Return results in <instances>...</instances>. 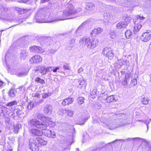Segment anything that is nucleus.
Masks as SVG:
<instances>
[{
    "label": "nucleus",
    "mask_w": 151,
    "mask_h": 151,
    "mask_svg": "<svg viewBox=\"0 0 151 151\" xmlns=\"http://www.w3.org/2000/svg\"><path fill=\"white\" fill-rule=\"evenodd\" d=\"M7 108L5 106H2L1 108V113L0 114V116H4V112L7 109Z\"/></svg>",
    "instance_id": "35"
},
{
    "label": "nucleus",
    "mask_w": 151,
    "mask_h": 151,
    "mask_svg": "<svg viewBox=\"0 0 151 151\" xmlns=\"http://www.w3.org/2000/svg\"><path fill=\"white\" fill-rule=\"evenodd\" d=\"M35 18L37 22H51V20L46 19L47 17L45 15V12L42 10H39L36 13Z\"/></svg>",
    "instance_id": "5"
},
{
    "label": "nucleus",
    "mask_w": 151,
    "mask_h": 151,
    "mask_svg": "<svg viewBox=\"0 0 151 151\" xmlns=\"http://www.w3.org/2000/svg\"><path fill=\"white\" fill-rule=\"evenodd\" d=\"M129 80V74H126L123 81L122 82L123 85L126 86Z\"/></svg>",
    "instance_id": "23"
},
{
    "label": "nucleus",
    "mask_w": 151,
    "mask_h": 151,
    "mask_svg": "<svg viewBox=\"0 0 151 151\" xmlns=\"http://www.w3.org/2000/svg\"><path fill=\"white\" fill-rule=\"evenodd\" d=\"M51 95V93H44L42 95V97L43 98H47L48 96H50Z\"/></svg>",
    "instance_id": "44"
},
{
    "label": "nucleus",
    "mask_w": 151,
    "mask_h": 151,
    "mask_svg": "<svg viewBox=\"0 0 151 151\" xmlns=\"http://www.w3.org/2000/svg\"><path fill=\"white\" fill-rule=\"evenodd\" d=\"M140 139H141V138L139 137H136L135 138H128L126 139L125 140L128 141H133L134 142L136 140H139Z\"/></svg>",
    "instance_id": "38"
},
{
    "label": "nucleus",
    "mask_w": 151,
    "mask_h": 151,
    "mask_svg": "<svg viewBox=\"0 0 151 151\" xmlns=\"http://www.w3.org/2000/svg\"><path fill=\"white\" fill-rule=\"evenodd\" d=\"M137 81L136 79H134L132 80L130 83L131 86H134L137 84Z\"/></svg>",
    "instance_id": "40"
},
{
    "label": "nucleus",
    "mask_w": 151,
    "mask_h": 151,
    "mask_svg": "<svg viewBox=\"0 0 151 151\" xmlns=\"http://www.w3.org/2000/svg\"><path fill=\"white\" fill-rule=\"evenodd\" d=\"M63 68L65 70H69L70 68L67 64L64 65L63 66Z\"/></svg>",
    "instance_id": "48"
},
{
    "label": "nucleus",
    "mask_w": 151,
    "mask_h": 151,
    "mask_svg": "<svg viewBox=\"0 0 151 151\" xmlns=\"http://www.w3.org/2000/svg\"><path fill=\"white\" fill-rule=\"evenodd\" d=\"M102 53L109 59H112L114 56L112 50L110 48L107 47L104 48L103 50Z\"/></svg>",
    "instance_id": "8"
},
{
    "label": "nucleus",
    "mask_w": 151,
    "mask_h": 151,
    "mask_svg": "<svg viewBox=\"0 0 151 151\" xmlns=\"http://www.w3.org/2000/svg\"><path fill=\"white\" fill-rule=\"evenodd\" d=\"M36 140L38 142V144L41 145H46L47 141L44 140L43 139L40 137H37L36 138Z\"/></svg>",
    "instance_id": "20"
},
{
    "label": "nucleus",
    "mask_w": 151,
    "mask_h": 151,
    "mask_svg": "<svg viewBox=\"0 0 151 151\" xmlns=\"http://www.w3.org/2000/svg\"><path fill=\"white\" fill-rule=\"evenodd\" d=\"M127 26V22L124 21L119 22L116 25V28L119 29L125 28Z\"/></svg>",
    "instance_id": "16"
},
{
    "label": "nucleus",
    "mask_w": 151,
    "mask_h": 151,
    "mask_svg": "<svg viewBox=\"0 0 151 151\" xmlns=\"http://www.w3.org/2000/svg\"><path fill=\"white\" fill-rule=\"evenodd\" d=\"M36 82L37 83H40L42 84H43L45 83V82L44 80L38 77L36 78L35 79Z\"/></svg>",
    "instance_id": "30"
},
{
    "label": "nucleus",
    "mask_w": 151,
    "mask_h": 151,
    "mask_svg": "<svg viewBox=\"0 0 151 151\" xmlns=\"http://www.w3.org/2000/svg\"><path fill=\"white\" fill-rule=\"evenodd\" d=\"M73 18L71 17L68 9L63 10L62 12H58L57 15V17L52 20L51 22H57L59 21L67 19H73Z\"/></svg>",
    "instance_id": "3"
},
{
    "label": "nucleus",
    "mask_w": 151,
    "mask_h": 151,
    "mask_svg": "<svg viewBox=\"0 0 151 151\" xmlns=\"http://www.w3.org/2000/svg\"><path fill=\"white\" fill-rule=\"evenodd\" d=\"M17 113H16V110H14L11 114V117L14 119H17Z\"/></svg>",
    "instance_id": "33"
},
{
    "label": "nucleus",
    "mask_w": 151,
    "mask_h": 151,
    "mask_svg": "<svg viewBox=\"0 0 151 151\" xmlns=\"http://www.w3.org/2000/svg\"><path fill=\"white\" fill-rule=\"evenodd\" d=\"M114 99V97L113 96H111L107 97V102L110 103L113 101Z\"/></svg>",
    "instance_id": "36"
},
{
    "label": "nucleus",
    "mask_w": 151,
    "mask_h": 151,
    "mask_svg": "<svg viewBox=\"0 0 151 151\" xmlns=\"http://www.w3.org/2000/svg\"><path fill=\"white\" fill-rule=\"evenodd\" d=\"M42 58L40 55H36L32 57L29 60L31 63H38L41 62Z\"/></svg>",
    "instance_id": "11"
},
{
    "label": "nucleus",
    "mask_w": 151,
    "mask_h": 151,
    "mask_svg": "<svg viewBox=\"0 0 151 151\" xmlns=\"http://www.w3.org/2000/svg\"><path fill=\"white\" fill-rule=\"evenodd\" d=\"M76 151H79L78 148H76Z\"/></svg>",
    "instance_id": "61"
},
{
    "label": "nucleus",
    "mask_w": 151,
    "mask_h": 151,
    "mask_svg": "<svg viewBox=\"0 0 151 151\" xmlns=\"http://www.w3.org/2000/svg\"><path fill=\"white\" fill-rule=\"evenodd\" d=\"M14 133H17L19 129L21 128L22 125L21 124H14Z\"/></svg>",
    "instance_id": "24"
},
{
    "label": "nucleus",
    "mask_w": 151,
    "mask_h": 151,
    "mask_svg": "<svg viewBox=\"0 0 151 151\" xmlns=\"http://www.w3.org/2000/svg\"><path fill=\"white\" fill-rule=\"evenodd\" d=\"M95 7L94 4L92 3L89 2L87 4L86 9L93 11L95 9Z\"/></svg>",
    "instance_id": "19"
},
{
    "label": "nucleus",
    "mask_w": 151,
    "mask_h": 151,
    "mask_svg": "<svg viewBox=\"0 0 151 151\" xmlns=\"http://www.w3.org/2000/svg\"><path fill=\"white\" fill-rule=\"evenodd\" d=\"M149 99L147 98L143 97L141 100L142 103L143 104H148Z\"/></svg>",
    "instance_id": "31"
},
{
    "label": "nucleus",
    "mask_w": 151,
    "mask_h": 151,
    "mask_svg": "<svg viewBox=\"0 0 151 151\" xmlns=\"http://www.w3.org/2000/svg\"><path fill=\"white\" fill-rule=\"evenodd\" d=\"M50 119H47V120L45 122L48 124V125L50 127H53L54 126H55V123L52 122V119L51 118H50Z\"/></svg>",
    "instance_id": "27"
},
{
    "label": "nucleus",
    "mask_w": 151,
    "mask_h": 151,
    "mask_svg": "<svg viewBox=\"0 0 151 151\" xmlns=\"http://www.w3.org/2000/svg\"><path fill=\"white\" fill-rule=\"evenodd\" d=\"M129 63V61L127 60H123L122 61V64L125 65H127Z\"/></svg>",
    "instance_id": "51"
},
{
    "label": "nucleus",
    "mask_w": 151,
    "mask_h": 151,
    "mask_svg": "<svg viewBox=\"0 0 151 151\" xmlns=\"http://www.w3.org/2000/svg\"><path fill=\"white\" fill-rule=\"evenodd\" d=\"M150 81H151V75H150Z\"/></svg>",
    "instance_id": "62"
},
{
    "label": "nucleus",
    "mask_w": 151,
    "mask_h": 151,
    "mask_svg": "<svg viewBox=\"0 0 151 151\" xmlns=\"http://www.w3.org/2000/svg\"><path fill=\"white\" fill-rule=\"evenodd\" d=\"M145 19L143 16H138L137 18L134 19V32L135 34L136 32L139 31L142 27V22Z\"/></svg>",
    "instance_id": "6"
},
{
    "label": "nucleus",
    "mask_w": 151,
    "mask_h": 151,
    "mask_svg": "<svg viewBox=\"0 0 151 151\" xmlns=\"http://www.w3.org/2000/svg\"><path fill=\"white\" fill-rule=\"evenodd\" d=\"M115 34L114 31H110L109 37L111 39H113L115 37Z\"/></svg>",
    "instance_id": "37"
},
{
    "label": "nucleus",
    "mask_w": 151,
    "mask_h": 151,
    "mask_svg": "<svg viewBox=\"0 0 151 151\" xmlns=\"http://www.w3.org/2000/svg\"><path fill=\"white\" fill-rule=\"evenodd\" d=\"M44 112L45 114L50 115L51 114L52 112L53 108L50 105L47 104L46 105L43 109Z\"/></svg>",
    "instance_id": "13"
},
{
    "label": "nucleus",
    "mask_w": 151,
    "mask_h": 151,
    "mask_svg": "<svg viewBox=\"0 0 151 151\" xmlns=\"http://www.w3.org/2000/svg\"><path fill=\"white\" fill-rule=\"evenodd\" d=\"M30 132L33 135L36 136H41L42 135V133L40 130L35 129H32Z\"/></svg>",
    "instance_id": "17"
},
{
    "label": "nucleus",
    "mask_w": 151,
    "mask_h": 151,
    "mask_svg": "<svg viewBox=\"0 0 151 151\" xmlns=\"http://www.w3.org/2000/svg\"><path fill=\"white\" fill-rule=\"evenodd\" d=\"M28 55V53L26 50H22L20 53V58L24 60L26 58Z\"/></svg>",
    "instance_id": "21"
},
{
    "label": "nucleus",
    "mask_w": 151,
    "mask_h": 151,
    "mask_svg": "<svg viewBox=\"0 0 151 151\" xmlns=\"http://www.w3.org/2000/svg\"><path fill=\"white\" fill-rule=\"evenodd\" d=\"M103 31V29L101 28L98 27L93 29L91 34V35L95 36L101 33Z\"/></svg>",
    "instance_id": "15"
},
{
    "label": "nucleus",
    "mask_w": 151,
    "mask_h": 151,
    "mask_svg": "<svg viewBox=\"0 0 151 151\" xmlns=\"http://www.w3.org/2000/svg\"><path fill=\"white\" fill-rule=\"evenodd\" d=\"M26 1V0H20L19 2L25 3Z\"/></svg>",
    "instance_id": "60"
},
{
    "label": "nucleus",
    "mask_w": 151,
    "mask_h": 151,
    "mask_svg": "<svg viewBox=\"0 0 151 151\" xmlns=\"http://www.w3.org/2000/svg\"><path fill=\"white\" fill-rule=\"evenodd\" d=\"M75 42V40L74 39H72L70 40V43L72 44H73Z\"/></svg>",
    "instance_id": "59"
},
{
    "label": "nucleus",
    "mask_w": 151,
    "mask_h": 151,
    "mask_svg": "<svg viewBox=\"0 0 151 151\" xmlns=\"http://www.w3.org/2000/svg\"><path fill=\"white\" fill-rule=\"evenodd\" d=\"M97 95V91L96 89L93 90L90 93L91 97L92 99L96 98Z\"/></svg>",
    "instance_id": "29"
},
{
    "label": "nucleus",
    "mask_w": 151,
    "mask_h": 151,
    "mask_svg": "<svg viewBox=\"0 0 151 151\" xmlns=\"http://www.w3.org/2000/svg\"><path fill=\"white\" fill-rule=\"evenodd\" d=\"M30 50L35 53H42L45 51V50L40 47L33 46L30 47Z\"/></svg>",
    "instance_id": "12"
},
{
    "label": "nucleus",
    "mask_w": 151,
    "mask_h": 151,
    "mask_svg": "<svg viewBox=\"0 0 151 151\" xmlns=\"http://www.w3.org/2000/svg\"><path fill=\"white\" fill-rule=\"evenodd\" d=\"M8 93L9 97L14 98L17 94V91L15 89L11 88L8 91Z\"/></svg>",
    "instance_id": "18"
},
{
    "label": "nucleus",
    "mask_w": 151,
    "mask_h": 151,
    "mask_svg": "<svg viewBox=\"0 0 151 151\" xmlns=\"http://www.w3.org/2000/svg\"><path fill=\"white\" fill-rule=\"evenodd\" d=\"M74 101L73 99L72 98L68 97L65 99L62 103V105L63 106L69 105L73 103Z\"/></svg>",
    "instance_id": "14"
},
{
    "label": "nucleus",
    "mask_w": 151,
    "mask_h": 151,
    "mask_svg": "<svg viewBox=\"0 0 151 151\" xmlns=\"http://www.w3.org/2000/svg\"><path fill=\"white\" fill-rule=\"evenodd\" d=\"M17 102L16 101H13L10 102L6 105V106H7L12 107L13 106H14L15 105H17Z\"/></svg>",
    "instance_id": "32"
},
{
    "label": "nucleus",
    "mask_w": 151,
    "mask_h": 151,
    "mask_svg": "<svg viewBox=\"0 0 151 151\" xmlns=\"http://www.w3.org/2000/svg\"><path fill=\"white\" fill-rule=\"evenodd\" d=\"M126 37L128 39H130L131 37L132 33L130 30H127L125 33Z\"/></svg>",
    "instance_id": "28"
},
{
    "label": "nucleus",
    "mask_w": 151,
    "mask_h": 151,
    "mask_svg": "<svg viewBox=\"0 0 151 151\" xmlns=\"http://www.w3.org/2000/svg\"><path fill=\"white\" fill-rule=\"evenodd\" d=\"M59 69V67H57L53 70V72H56L57 71V70H58Z\"/></svg>",
    "instance_id": "57"
},
{
    "label": "nucleus",
    "mask_w": 151,
    "mask_h": 151,
    "mask_svg": "<svg viewBox=\"0 0 151 151\" xmlns=\"http://www.w3.org/2000/svg\"><path fill=\"white\" fill-rule=\"evenodd\" d=\"M33 102H31L28 105L27 108L29 109H31L33 107Z\"/></svg>",
    "instance_id": "46"
},
{
    "label": "nucleus",
    "mask_w": 151,
    "mask_h": 151,
    "mask_svg": "<svg viewBox=\"0 0 151 151\" xmlns=\"http://www.w3.org/2000/svg\"><path fill=\"white\" fill-rule=\"evenodd\" d=\"M63 112H65L66 115L70 117L72 116L73 114V112L71 110L65 109L62 110Z\"/></svg>",
    "instance_id": "25"
},
{
    "label": "nucleus",
    "mask_w": 151,
    "mask_h": 151,
    "mask_svg": "<svg viewBox=\"0 0 151 151\" xmlns=\"http://www.w3.org/2000/svg\"><path fill=\"white\" fill-rule=\"evenodd\" d=\"M22 88V87H20L19 88V89H21Z\"/></svg>",
    "instance_id": "63"
},
{
    "label": "nucleus",
    "mask_w": 151,
    "mask_h": 151,
    "mask_svg": "<svg viewBox=\"0 0 151 151\" xmlns=\"http://www.w3.org/2000/svg\"><path fill=\"white\" fill-rule=\"evenodd\" d=\"M89 117H87L84 119L83 122L80 124L83 125L84 124V122H86L87 119H88Z\"/></svg>",
    "instance_id": "54"
},
{
    "label": "nucleus",
    "mask_w": 151,
    "mask_h": 151,
    "mask_svg": "<svg viewBox=\"0 0 151 151\" xmlns=\"http://www.w3.org/2000/svg\"><path fill=\"white\" fill-rule=\"evenodd\" d=\"M84 99L83 97H80L78 99V102L80 104H81L84 103Z\"/></svg>",
    "instance_id": "43"
},
{
    "label": "nucleus",
    "mask_w": 151,
    "mask_h": 151,
    "mask_svg": "<svg viewBox=\"0 0 151 151\" xmlns=\"http://www.w3.org/2000/svg\"><path fill=\"white\" fill-rule=\"evenodd\" d=\"M67 8L68 9L71 17L81 12L82 10L81 7L75 9L73 5L70 3L68 4Z\"/></svg>",
    "instance_id": "7"
},
{
    "label": "nucleus",
    "mask_w": 151,
    "mask_h": 151,
    "mask_svg": "<svg viewBox=\"0 0 151 151\" xmlns=\"http://www.w3.org/2000/svg\"><path fill=\"white\" fill-rule=\"evenodd\" d=\"M6 83L0 80V88H2L6 85Z\"/></svg>",
    "instance_id": "47"
},
{
    "label": "nucleus",
    "mask_w": 151,
    "mask_h": 151,
    "mask_svg": "<svg viewBox=\"0 0 151 151\" xmlns=\"http://www.w3.org/2000/svg\"><path fill=\"white\" fill-rule=\"evenodd\" d=\"M47 70L48 71V72H49L50 71V70H52V67H48L47 68Z\"/></svg>",
    "instance_id": "58"
},
{
    "label": "nucleus",
    "mask_w": 151,
    "mask_h": 151,
    "mask_svg": "<svg viewBox=\"0 0 151 151\" xmlns=\"http://www.w3.org/2000/svg\"><path fill=\"white\" fill-rule=\"evenodd\" d=\"M100 96L101 97V99L102 100H105L107 101V94H105V93L101 94Z\"/></svg>",
    "instance_id": "34"
},
{
    "label": "nucleus",
    "mask_w": 151,
    "mask_h": 151,
    "mask_svg": "<svg viewBox=\"0 0 151 151\" xmlns=\"http://www.w3.org/2000/svg\"><path fill=\"white\" fill-rule=\"evenodd\" d=\"M151 39V31L147 30V32L142 33L141 37V40L143 42H147Z\"/></svg>",
    "instance_id": "9"
},
{
    "label": "nucleus",
    "mask_w": 151,
    "mask_h": 151,
    "mask_svg": "<svg viewBox=\"0 0 151 151\" xmlns=\"http://www.w3.org/2000/svg\"><path fill=\"white\" fill-rule=\"evenodd\" d=\"M84 24V23H83L80 26L78 27V28L77 29H76V33H77L78 32V31L79 30V29H82V28H83V25L84 24Z\"/></svg>",
    "instance_id": "49"
},
{
    "label": "nucleus",
    "mask_w": 151,
    "mask_h": 151,
    "mask_svg": "<svg viewBox=\"0 0 151 151\" xmlns=\"http://www.w3.org/2000/svg\"><path fill=\"white\" fill-rule=\"evenodd\" d=\"M28 74V72H21L18 73V76L20 77H22L26 76Z\"/></svg>",
    "instance_id": "39"
},
{
    "label": "nucleus",
    "mask_w": 151,
    "mask_h": 151,
    "mask_svg": "<svg viewBox=\"0 0 151 151\" xmlns=\"http://www.w3.org/2000/svg\"><path fill=\"white\" fill-rule=\"evenodd\" d=\"M14 110H16V113H17V116L19 115L20 114H21L20 113V111L19 110V109L18 110L17 109H15Z\"/></svg>",
    "instance_id": "53"
},
{
    "label": "nucleus",
    "mask_w": 151,
    "mask_h": 151,
    "mask_svg": "<svg viewBox=\"0 0 151 151\" xmlns=\"http://www.w3.org/2000/svg\"><path fill=\"white\" fill-rule=\"evenodd\" d=\"M29 124L32 127L42 129L41 131L42 134H43L51 138H54L55 137V133L54 132H52L50 130L45 129L47 126V124L45 123H43L35 119H32L30 121Z\"/></svg>",
    "instance_id": "1"
},
{
    "label": "nucleus",
    "mask_w": 151,
    "mask_h": 151,
    "mask_svg": "<svg viewBox=\"0 0 151 151\" xmlns=\"http://www.w3.org/2000/svg\"><path fill=\"white\" fill-rule=\"evenodd\" d=\"M32 96L33 97L37 98L38 99H40L41 97L40 94L38 93L33 94Z\"/></svg>",
    "instance_id": "45"
},
{
    "label": "nucleus",
    "mask_w": 151,
    "mask_h": 151,
    "mask_svg": "<svg viewBox=\"0 0 151 151\" xmlns=\"http://www.w3.org/2000/svg\"><path fill=\"white\" fill-rule=\"evenodd\" d=\"M37 117L38 119L45 122L47 120V119H50V117L45 116L42 114H37Z\"/></svg>",
    "instance_id": "22"
},
{
    "label": "nucleus",
    "mask_w": 151,
    "mask_h": 151,
    "mask_svg": "<svg viewBox=\"0 0 151 151\" xmlns=\"http://www.w3.org/2000/svg\"><path fill=\"white\" fill-rule=\"evenodd\" d=\"M85 82L84 80H82L79 83V85L81 86V85H83L84 84Z\"/></svg>",
    "instance_id": "56"
},
{
    "label": "nucleus",
    "mask_w": 151,
    "mask_h": 151,
    "mask_svg": "<svg viewBox=\"0 0 151 151\" xmlns=\"http://www.w3.org/2000/svg\"><path fill=\"white\" fill-rule=\"evenodd\" d=\"M104 17L106 19H108L110 18V14L109 13H104Z\"/></svg>",
    "instance_id": "41"
},
{
    "label": "nucleus",
    "mask_w": 151,
    "mask_h": 151,
    "mask_svg": "<svg viewBox=\"0 0 151 151\" xmlns=\"http://www.w3.org/2000/svg\"><path fill=\"white\" fill-rule=\"evenodd\" d=\"M29 147L32 151H38L39 147L36 140L30 138L29 141Z\"/></svg>",
    "instance_id": "10"
},
{
    "label": "nucleus",
    "mask_w": 151,
    "mask_h": 151,
    "mask_svg": "<svg viewBox=\"0 0 151 151\" xmlns=\"http://www.w3.org/2000/svg\"><path fill=\"white\" fill-rule=\"evenodd\" d=\"M83 71V69L82 68H80L78 69V73H81Z\"/></svg>",
    "instance_id": "50"
},
{
    "label": "nucleus",
    "mask_w": 151,
    "mask_h": 151,
    "mask_svg": "<svg viewBox=\"0 0 151 151\" xmlns=\"http://www.w3.org/2000/svg\"><path fill=\"white\" fill-rule=\"evenodd\" d=\"M14 16L10 10L8 8L1 7L0 9V19L8 21L12 20Z\"/></svg>",
    "instance_id": "4"
},
{
    "label": "nucleus",
    "mask_w": 151,
    "mask_h": 151,
    "mask_svg": "<svg viewBox=\"0 0 151 151\" xmlns=\"http://www.w3.org/2000/svg\"><path fill=\"white\" fill-rule=\"evenodd\" d=\"M80 42L86 45L88 48L93 49L98 46L99 40L94 38L90 39L88 37H84L80 40Z\"/></svg>",
    "instance_id": "2"
},
{
    "label": "nucleus",
    "mask_w": 151,
    "mask_h": 151,
    "mask_svg": "<svg viewBox=\"0 0 151 151\" xmlns=\"http://www.w3.org/2000/svg\"><path fill=\"white\" fill-rule=\"evenodd\" d=\"M44 70H43V74H46L47 72H48V71L47 70V68L45 66V68H44Z\"/></svg>",
    "instance_id": "52"
},
{
    "label": "nucleus",
    "mask_w": 151,
    "mask_h": 151,
    "mask_svg": "<svg viewBox=\"0 0 151 151\" xmlns=\"http://www.w3.org/2000/svg\"><path fill=\"white\" fill-rule=\"evenodd\" d=\"M131 18L129 16L126 17V18L124 19V22H127V25H128V24L129 22L131 20Z\"/></svg>",
    "instance_id": "42"
},
{
    "label": "nucleus",
    "mask_w": 151,
    "mask_h": 151,
    "mask_svg": "<svg viewBox=\"0 0 151 151\" xmlns=\"http://www.w3.org/2000/svg\"><path fill=\"white\" fill-rule=\"evenodd\" d=\"M44 68H45V66L39 65L36 67L35 69V70L36 71H39L43 74V72L44 69Z\"/></svg>",
    "instance_id": "26"
},
{
    "label": "nucleus",
    "mask_w": 151,
    "mask_h": 151,
    "mask_svg": "<svg viewBox=\"0 0 151 151\" xmlns=\"http://www.w3.org/2000/svg\"><path fill=\"white\" fill-rule=\"evenodd\" d=\"M9 151H12V150H9Z\"/></svg>",
    "instance_id": "64"
},
{
    "label": "nucleus",
    "mask_w": 151,
    "mask_h": 151,
    "mask_svg": "<svg viewBox=\"0 0 151 151\" xmlns=\"http://www.w3.org/2000/svg\"><path fill=\"white\" fill-rule=\"evenodd\" d=\"M44 101L42 99H40L38 102H37V104H40L42 103Z\"/></svg>",
    "instance_id": "55"
}]
</instances>
